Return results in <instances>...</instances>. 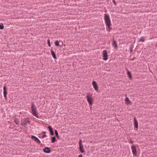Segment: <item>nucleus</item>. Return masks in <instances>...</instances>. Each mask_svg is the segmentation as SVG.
<instances>
[{
	"mask_svg": "<svg viewBox=\"0 0 157 157\" xmlns=\"http://www.w3.org/2000/svg\"><path fill=\"white\" fill-rule=\"evenodd\" d=\"M86 97L89 105L92 106L93 104L94 100L92 94L90 93H87L86 94Z\"/></svg>",
	"mask_w": 157,
	"mask_h": 157,
	"instance_id": "f03ea898",
	"label": "nucleus"
},
{
	"mask_svg": "<svg viewBox=\"0 0 157 157\" xmlns=\"http://www.w3.org/2000/svg\"><path fill=\"white\" fill-rule=\"evenodd\" d=\"M102 57L103 59L105 61L108 60V52L106 50H104L103 51Z\"/></svg>",
	"mask_w": 157,
	"mask_h": 157,
	"instance_id": "39448f33",
	"label": "nucleus"
},
{
	"mask_svg": "<svg viewBox=\"0 0 157 157\" xmlns=\"http://www.w3.org/2000/svg\"><path fill=\"white\" fill-rule=\"evenodd\" d=\"M4 28V26L2 24L0 25V29H3Z\"/></svg>",
	"mask_w": 157,
	"mask_h": 157,
	"instance_id": "412c9836",
	"label": "nucleus"
},
{
	"mask_svg": "<svg viewBox=\"0 0 157 157\" xmlns=\"http://www.w3.org/2000/svg\"><path fill=\"white\" fill-rule=\"evenodd\" d=\"M50 132L51 135L53 136L54 135V133L53 130L50 131Z\"/></svg>",
	"mask_w": 157,
	"mask_h": 157,
	"instance_id": "5701e85b",
	"label": "nucleus"
},
{
	"mask_svg": "<svg viewBox=\"0 0 157 157\" xmlns=\"http://www.w3.org/2000/svg\"><path fill=\"white\" fill-rule=\"evenodd\" d=\"M30 121L28 118L23 119L21 120V124L23 126H25L27 123H29Z\"/></svg>",
	"mask_w": 157,
	"mask_h": 157,
	"instance_id": "20e7f679",
	"label": "nucleus"
},
{
	"mask_svg": "<svg viewBox=\"0 0 157 157\" xmlns=\"http://www.w3.org/2000/svg\"><path fill=\"white\" fill-rule=\"evenodd\" d=\"M42 133L43 135H45V134L46 133V132H43Z\"/></svg>",
	"mask_w": 157,
	"mask_h": 157,
	"instance_id": "c756f323",
	"label": "nucleus"
},
{
	"mask_svg": "<svg viewBox=\"0 0 157 157\" xmlns=\"http://www.w3.org/2000/svg\"><path fill=\"white\" fill-rule=\"evenodd\" d=\"M15 123L17 124H19L20 123L17 120H15Z\"/></svg>",
	"mask_w": 157,
	"mask_h": 157,
	"instance_id": "393cba45",
	"label": "nucleus"
},
{
	"mask_svg": "<svg viewBox=\"0 0 157 157\" xmlns=\"http://www.w3.org/2000/svg\"><path fill=\"white\" fill-rule=\"evenodd\" d=\"M104 18L106 25L108 27V28L107 29V30L109 31H110V27L111 26V21L109 15L107 14H105Z\"/></svg>",
	"mask_w": 157,
	"mask_h": 157,
	"instance_id": "f257e3e1",
	"label": "nucleus"
},
{
	"mask_svg": "<svg viewBox=\"0 0 157 157\" xmlns=\"http://www.w3.org/2000/svg\"><path fill=\"white\" fill-rule=\"evenodd\" d=\"M42 138H44V137H46V135H44L42 136Z\"/></svg>",
	"mask_w": 157,
	"mask_h": 157,
	"instance_id": "c85d7f7f",
	"label": "nucleus"
},
{
	"mask_svg": "<svg viewBox=\"0 0 157 157\" xmlns=\"http://www.w3.org/2000/svg\"><path fill=\"white\" fill-rule=\"evenodd\" d=\"M125 103L127 105H129L132 104V102L131 101L129 100L128 98L126 97L125 98Z\"/></svg>",
	"mask_w": 157,
	"mask_h": 157,
	"instance_id": "1a4fd4ad",
	"label": "nucleus"
},
{
	"mask_svg": "<svg viewBox=\"0 0 157 157\" xmlns=\"http://www.w3.org/2000/svg\"><path fill=\"white\" fill-rule=\"evenodd\" d=\"M144 39L145 37L143 36H142L140 38L139 41L142 42H144L145 40Z\"/></svg>",
	"mask_w": 157,
	"mask_h": 157,
	"instance_id": "dca6fc26",
	"label": "nucleus"
},
{
	"mask_svg": "<svg viewBox=\"0 0 157 157\" xmlns=\"http://www.w3.org/2000/svg\"><path fill=\"white\" fill-rule=\"evenodd\" d=\"M92 85L95 90L96 91L98 92V87L97 82L94 81H93L92 82Z\"/></svg>",
	"mask_w": 157,
	"mask_h": 157,
	"instance_id": "423d86ee",
	"label": "nucleus"
},
{
	"mask_svg": "<svg viewBox=\"0 0 157 157\" xmlns=\"http://www.w3.org/2000/svg\"><path fill=\"white\" fill-rule=\"evenodd\" d=\"M4 96L5 99H6L7 90L6 86H4L3 88Z\"/></svg>",
	"mask_w": 157,
	"mask_h": 157,
	"instance_id": "9d476101",
	"label": "nucleus"
},
{
	"mask_svg": "<svg viewBox=\"0 0 157 157\" xmlns=\"http://www.w3.org/2000/svg\"><path fill=\"white\" fill-rule=\"evenodd\" d=\"M31 138L33 139L35 141L37 142V143H38L39 144H40V140L38 139V138H37L36 136H32Z\"/></svg>",
	"mask_w": 157,
	"mask_h": 157,
	"instance_id": "6e6552de",
	"label": "nucleus"
},
{
	"mask_svg": "<svg viewBox=\"0 0 157 157\" xmlns=\"http://www.w3.org/2000/svg\"><path fill=\"white\" fill-rule=\"evenodd\" d=\"M44 151L46 153H49L50 152V149L48 147H46L44 149Z\"/></svg>",
	"mask_w": 157,
	"mask_h": 157,
	"instance_id": "ddd939ff",
	"label": "nucleus"
},
{
	"mask_svg": "<svg viewBox=\"0 0 157 157\" xmlns=\"http://www.w3.org/2000/svg\"><path fill=\"white\" fill-rule=\"evenodd\" d=\"M131 149L133 155L136 156L137 152L136 146L134 145H132L131 146Z\"/></svg>",
	"mask_w": 157,
	"mask_h": 157,
	"instance_id": "0eeeda50",
	"label": "nucleus"
},
{
	"mask_svg": "<svg viewBox=\"0 0 157 157\" xmlns=\"http://www.w3.org/2000/svg\"><path fill=\"white\" fill-rule=\"evenodd\" d=\"M55 133L56 136L57 138H59V136H58V132L57 131V130H55Z\"/></svg>",
	"mask_w": 157,
	"mask_h": 157,
	"instance_id": "6ab92c4d",
	"label": "nucleus"
},
{
	"mask_svg": "<svg viewBox=\"0 0 157 157\" xmlns=\"http://www.w3.org/2000/svg\"><path fill=\"white\" fill-rule=\"evenodd\" d=\"M133 143V141L131 140L129 141V143L131 144H132Z\"/></svg>",
	"mask_w": 157,
	"mask_h": 157,
	"instance_id": "bb28decb",
	"label": "nucleus"
},
{
	"mask_svg": "<svg viewBox=\"0 0 157 157\" xmlns=\"http://www.w3.org/2000/svg\"><path fill=\"white\" fill-rule=\"evenodd\" d=\"M55 44L56 46H59V42L58 40H56L55 42Z\"/></svg>",
	"mask_w": 157,
	"mask_h": 157,
	"instance_id": "aec40b11",
	"label": "nucleus"
},
{
	"mask_svg": "<svg viewBox=\"0 0 157 157\" xmlns=\"http://www.w3.org/2000/svg\"><path fill=\"white\" fill-rule=\"evenodd\" d=\"M48 45L49 46V47H50L51 46V44H50V40L48 39Z\"/></svg>",
	"mask_w": 157,
	"mask_h": 157,
	"instance_id": "4be33fe9",
	"label": "nucleus"
},
{
	"mask_svg": "<svg viewBox=\"0 0 157 157\" xmlns=\"http://www.w3.org/2000/svg\"><path fill=\"white\" fill-rule=\"evenodd\" d=\"M79 149L81 152L83 153L84 152L85 150L82 145L79 146Z\"/></svg>",
	"mask_w": 157,
	"mask_h": 157,
	"instance_id": "f8f14e48",
	"label": "nucleus"
},
{
	"mask_svg": "<svg viewBox=\"0 0 157 157\" xmlns=\"http://www.w3.org/2000/svg\"><path fill=\"white\" fill-rule=\"evenodd\" d=\"M79 146L81 145H82V140H80L79 141Z\"/></svg>",
	"mask_w": 157,
	"mask_h": 157,
	"instance_id": "a878e982",
	"label": "nucleus"
},
{
	"mask_svg": "<svg viewBox=\"0 0 157 157\" xmlns=\"http://www.w3.org/2000/svg\"><path fill=\"white\" fill-rule=\"evenodd\" d=\"M31 108L32 109V113L36 117L38 118V115L36 113V108L33 104H32Z\"/></svg>",
	"mask_w": 157,
	"mask_h": 157,
	"instance_id": "7ed1b4c3",
	"label": "nucleus"
},
{
	"mask_svg": "<svg viewBox=\"0 0 157 157\" xmlns=\"http://www.w3.org/2000/svg\"><path fill=\"white\" fill-rule=\"evenodd\" d=\"M134 125L135 127L136 128H138V122L136 118H134Z\"/></svg>",
	"mask_w": 157,
	"mask_h": 157,
	"instance_id": "9b49d317",
	"label": "nucleus"
},
{
	"mask_svg": "<svg viewBox=\"0 0 157 157\" xmlns=\"http://www.w3.org/2000/svg\"><path fill=\"white\" fill-rule=\"evenodd\" d=\"M112 45L114 46V48L116 49L117 48V44L116 43V42L115 40H113V43L112 44Z\"/></svg>",
	"mask_w": 157,
	"mask_h": 157,
	"instance_id": "4468645a",
	"label": "nucleus"
},
{
	"mask_svg": "<svg viewBox=\"0 0 157 157\" xmlns=\"http://www.w3.org/2000/svg\"><path fill=\"white\" fill-rule=\"evenodd\" d=\"M56 141V138L55 137H53L52 138L51 142L52 143H53Z\"/></svg>",
	"mask_w": 157,
	"mask_h": 157,
	"instance_id": "f3484780",
	"label": "nucleus"
},
{
	"mask_svg": "<svg viewBox=\"0 0 157 157\" xmlns=\"http://www.w3.org/2000/svg\"><path fill=\"white\" fill-rule=\"evenodd\" d=\"M48 128L49 129L50 131H52V128L50 126H48Z\"/></svg>",
	"mask_w": 157,
	"mask_h": 157,
	"instance_id": "b1692460",
	"label": "nucleus"
},
{
	"mask_svg": "<svg viewBox=\"0 0 157 157\" xmlns=\"http://www.w3.org/2000/svg\"><path fill=\"white\" fill-rule=\"evenodd\" d=\"M51 54L54 59H56V58L55 53L53 50L51 51Z\"/></svg>",
	"mask_w": 157,
	"mask_h": 157,
	"instance_id": "2eb2a0df",
	"label": "nucleus"
},
{
	"mask_svg": "<svg viewBox=\"0 0 157 157\" xmlns=\"http://www.w3.org/2000/svg\"><path fill=\"white\" fill-rule=\"evenodd\" d=\"M127 73H128V75L129 77L130 78H131L132 76V75L131 74V73H130V72H129V71H128L127 72Z\"/></svg>",
	"mask_w": 157,
	"mask_h": 157,
	"instance_id": "a211bd4d",
	"label": "nucleus"
},
{
	"mask_svg": "<svg viewBox=\"0 0 157 157\" xmlns=\"http://www.w3.org/2000/svg\"><path fill=\"white\" fill-rule=\"evenodd\" d=\"M78 157H83L82 154H80L78 156Z\"/></svg>",
	"mask_w": 157,
	"mask_h": 157,
	"instance_id": "cd10ccee",
	"label": "nucleus"
}]
</instances>
